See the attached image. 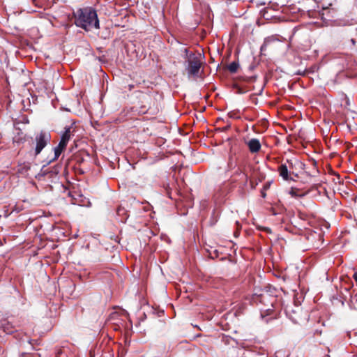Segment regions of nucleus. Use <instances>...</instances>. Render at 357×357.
Returning a JSON list of instances; mask_svg holds the SVG:
<instances>
[{
  "mask_svg": "<svg viewBox=\"0 0 357 357\" xmlns=\"http://www.w3.org/2000/svg\"><path fill=\"white\" fill-rule=\"evenodd\" d=\"M75 24L86 31L99 29V20L96 11L91 8L79 9L74 13Z\"/></svg>",
  "mask_w": 357,
  "mask_h": 357,
  "instance_id": "nucleus-1",
  "label": "nucleus"
},
{
  "mask_svg": "<svg viewBox=\"0 0 357 357\" xmlns=\"http://www.w3.org/2000/svg\"><path fill=\"white\" fill-rule=\"evenodd\" d=\"M184 52V66L188 77L197 76L203 62L202 55L200 53L189 52L188 49H185Z\"/></svg>",
  "mask_w": 357,
  "mask_h": 357,
  "instance_id": "nucleus-2",
  "label": "nucleus"
},
{
  "mask_svg": "<svg viewBox=\"0 0 357 357\" xmlns=\"http://www.w3.org/2000/svg\"><path fill=\"white\" fill-rule=\"evenodd\" d=\"M51 135L47 131H41L36 137V146L35 149L36 155H38L50 141Z\"/></svg>",
  "mask_w": 357,
  "mask_h": 357,
  "instance_id": "nucleus-3",
  "label": "nucleus"
},
{
  "mask_svg": "<svg viewBox=\"0 0 357 357\" xmlns=\"http://www.w3.org/2000/svg\"><path fill=\"white\" fill-rule=\"evenodd\" d=\"M70 127H66L63 133L61 135V140L58 145L66 149L69 140L71 138Z\"/></svg>",
  "mask_w": 357,
  "mask_h": 357,
  "instance_id": "nucleus-4",
  "label": "nucleus"
},
{
  "mask_svg": "<svg viewBox=\"0 0 357 357\" xmlns=\"http://www.w3.org/2000/svg\"><path fill=\"white\" fill-rule=\"evenodd\" d=\"M247 145L251 153H257L261 149V143L259 139L253 138L247 142Z\"/></svg>",
  "mask_w": 357,
  "mask_h": 357,
  "instance_id": "nucleus-5",
  "label": "nucleus"
},
{
  "mask_svg": "<svg viewBox=\"0 0 357 357\" xmlns=\"http://www.w3.org/2000/svg\"><path fill=\"white\" fill-rule=\"evenodd\" d=\"M0 329L7 334H10L13 332V325L6 319L0 321Z\"/></svg>",
  "mask_w": 357,
  "mask_h": 357,
  "instance_id": "nucleus-6",
  "label": "nucleus"
},
{
  "mask_svg": "<svg viewBox=\"0 0 357 357\" xmlns=\"http://www.w3.org/2000/svg\"><path fill=\"white\" fill-rule=\"evenodd\" d=\"M278 172L280 176L282 177L284 180L287 181L289 179V169L286 164H282L278 168Z\"/></svg>",
  "mask_w": 357,
  "mask_h": 357,
  "instance_id": "nucleus-7",
  "label": "nucleus"
},
{
  "mask_svg": "<svg viewBox=\"0 0 357 357\" xmlns=\"http://www.w3.org/2000/svg\"><path fill=\"white\" fill-rule=\"evenodd\" d=\"M234 174L238 175L240 176V179L244 181L245 183L248 182V175L241 169L240 167H237L235 170Z\"/></svg>",
  "mask_w": 357,
  "mask_h": 357,
  "instance_id": "nucleus-8",
  "label": "nucleus"
},
{
  "mask_svg": "<svg viewBox=\"0 0 357 357\" xmlns=\"http://www.w3.org/2000/svg\"><path fill=\"white\" fill-rule=\"evenodd\" d=\"M239 67V65L236 62H232L228 66V70L232 73H234L238 70V68Z\"/></svg>",
  "mask_w": 357,
  "mask_h": 357,
  "instance_id": "nucleus-9",
  "label": "nucleus"
},
{
  "mask_svg": "<svg viewBox=\"0 0 357 357\" xmlns=\"http://www.w3.org/2000/svg\"><path fill=\"white\" fill-rule=\"evenodd\" d=\"M64 149H65V148L61 147L59 145L56 146L54 149V158H53V160L57 159Z\"/></svg>",
  "mask_w": 357,
  "mask_h": 357,
  "instance_id": "nucleus-10",
  "label": "nucleus"
},
{
  "mask_svg": "<svg viewBox=\"0 0 357 357\" xmlns=\"http://www.w3.org/2000/svg\"><path fill=\"white\" fill-rule=\"evenodd\" d=\"M274 39L272 38H267L264 40V42L263 43V45H261V52H264L266 50V48H267V46L268 45V44L270 43H271L272 41H273Z\"/></svg>",
  "mask_w": 357,
  "mask_h": 357,
  "instance_id": "nucleus-11",
  "label": "nucleus"
},
{
  "mask_svg": "<svg viewBox=\"0 0 357 357\" xmlns=\"http://www.w3.org/2000/svg\"><path fill=\"white\" fill-rule=\"evenodd\" d=\"M289 194L291 195V197H301L303 196V195H300L298 193V190L297 189H295V188H291L289 191Z\"/></svg>",
  "mask_w": 357,
  "mask_h": 357,
  "instance_id": "nucleus-12",
  "label": "nucleus"
},
{
  "mask_svg": "<svg viewBox=\"0 0 357 357\" xmlns=\"http://www.w3.org/2000/svg\"><path fill=\"white\" fill-rule=\"evenodd\" d=\"M46 0H33V3L38 8H42Z\"/></svg>",
  "mask_w": 357,
  "mask_h": 357,
  "instance_id": "nucleus-13",
  "label": "nucleus"
},
{
  "mask_svg": "<svg viewBox=\"0 0 357 357\" xmlns=\"http://www.w3.org/2000/svg\"><path fill=\"white\" fill-rule=\"evenodd\" d=\"M350 42L351 43L352 45H354L356 43V40L353 38L350 40Z\"/></svg>",
  "mask_w": 357,
  "mask_h": 357,
  "instance_id": "nucleus-14",
  "label": "nucleus"
},
{
  "mask_svg": "<svg viewBox=\"0 0 357 357\" xmlns=\"http://www.w3.org/2000/svg\"><path fill=\"white\" fill-rule=\"evenodd\" d=\"M231 166H232V163H231V162H230V164H229V167H231Z\"/></svg>",
  "mask_w": 357,
  "mask_h": 357,
  "instance_id": "nucleus-15",
  "label": "nucleus"
},
{
  "mask_svg": "<svg viewBox=\"0 0 357 357\" xmlns=\"http://www.w3.org/2000/svg\"><path fill=\"white\" fill-rule=\"evenodd\" d=\"M294 322H296V323H297V322H298V320L294 319Z\"/></svg>",
  "mask_w": 357,
  "mask_h": 357,
  "instance_id": "nucleus-16",
  "label": "nucleus"
}]
</instances>
